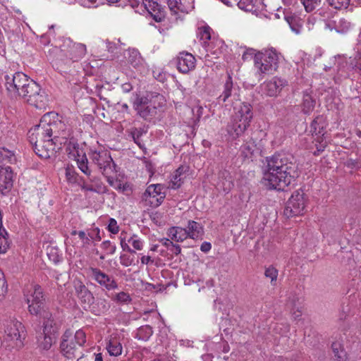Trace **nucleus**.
Returning a JSON list of instances; mask_svg holds the SVG:
<instances>
[{
	"mask_svg": "<svg viewBox=\"0 0 361 361\" xmlns=\"http://www.w3.org/2000/svg\"><path fill=\"white\" fill-rule=\"evenodd\" d=\"M162 188L163 187L160 184H152L149 185L143 193L142 199L147 201L148 197H157L163 193L161 192Z\"/></svg>",
	"mask_w": 361,
	"mask_h": 361,
	"instance_id": "nucleus-29",
	"label": "nucleus"
},
{
	"mask_svg": "<svg viewBox=\"0 0 361 361\" xmlns=\"http://www.w3.org/2000/svg\"><path fill=\"white\" fill-rule=\"evenodd\" d=\"M104 103L103 104V111H106L108 116L111 118V114L112 113L111 104L109 100L104 99Z\"/></svg>",
	"mask_w": 361,
	"mask_h": 361,
	"instance_id": "nucleus-54",
	"label": "nucleus"
},
{
	"mask_svg": "<svg viewBox=\"0 0 361 361\" xmlns=\"http://www.w3.org/2000/svg\"><path fill=\"white\" fill-rule=\"evenodd\" d=\"M129 62L134 66L136 67L138 66V64L141 62V56L140 53L135 49H133L132 51H129Z\"/></svg>",
	"mask_w": 361,
	"mask_h": 361,
	"instance_id": "nucleus-44",
	"label": "nucleus"
},
{
	"mask_svg": "<svg viewBox=\"0 0 361 361\" xmlns=\"http://www.w3.org/2000/svg\"><path fill=\"white\" fill-rule=\"evenodd\" d=\"M73 341L78 345V347L82 346L86 342V336L82 330H78L75 332Z\"/></svg>",
	"mask_w": 361,
	"mask_h": 361,
	"instance_id": "nucleus-45",
	"label": "nucleus"
},
{
	"mask_svg": "<svg viewBox=\"0 0 361 361\" xmlns=\"http://www.w3.org/2000/svg\"><path fill=\"white\" fill-rule=\"evenodd\" d=\"M335 30L337 32L345 33L350 27V23L345 18H341L338 21H335Z\"/></svg>",
	"mask_w": 361,
	"mask_h": 361,
	"instance_id": "nucleus-35",
	"label": "nucleus"
},
{
	"mask_svg": "<svg viewBox=\"0 0 361 361\" xmlns=\"http://www.w3.org/2000/svg\"><path fill=\"white\" fill-rule=\"evenodd\" d=\"M123 175L121 176V178H116V184H114V188H116L118 191L123 193L124 195L128 196L132 193V188L129 183L123 180Z\"/></svg>",
	"mask_w": 361,
	"mask_h": 361,
	"instance_id": "nucleus-31",
	"label": "nucleus"
},
{
	"mask_svg": "<svg viewBox=\"0 0 361 361\" xmlns=\"http://www.w3.org/2000/svg\"><path fill=\"white\" fill-rule=\"evenodd\" d=\"M355 67H357L361 71V49L357 51V54L355 56Z\"/></svg>",
	"mask_w": 361,
	"mask_h": 361,
	"instance_id": "nucleus-63",
	"label": "nucleus"
},
{
	"mask_svg": "<svg viewBox=\"0 0 361 361\" xmlns=\"http://www.w3.org/2000/svg\"><path fill=\"white\" fill-rule=\"evenodd\" d=\"M141 135H142V133L137 129L134 132L132 133V137L133 138V140L138 145H140V137L141 136Z\"/></svg>",
	"mask_w": 361,
	"mask_h": 361,
	"instance_id": "nucleus-58",
	"label": "nucleus"
},
{
	"mask_svg": "<svg viewBox=\"0 0 361 361\" xmlns=\"http://www.w3.org/2000/svg\"><path fill=\"white\" fill-rule=\"evenodd\" d=\"M13 173L11 166H0V193L8 192L13 187Z\"/></svg>",
	"mask_w": 361,
	"mask_h": 361,
	"instance_id": "nucleus-15",
	"label": "nucleus"
},
{
	"mask_svg": "<svg viewBox=\"0 0 361 361\" xmlns=\"http://www.w3.org/2000/svg\"><path fill=\"white\" fill-rule=\"evenodd\" d=\"M285 85H286V80L275 77L267 82L265 90L269 96L275 97L281 92Z\"/></svg>",
	"mask_w": 361,
	"mask_h": 361,
	"instance_id": "nucleus-19",
	"label": "nucleus"
},
{
	"mask_svg": "<svg viewBox=\"0 0 361 361\" xmlns=\"http://www.w3.org/2000/svg\"><path fill=\"white\" fill-rule=\"evenodd\" d=\"M307 202V197L302 190H295L288 199L283 211L287 218L303 214Z\"/></svg>",
	"mask_w": 361,
	"mask_h": 361,
	"instance_id": "nucleus-8",
	"label": "nucleus"
},
{
	"mask_svg": "<svg viewBox=\"0 0 361 361\" xmlns=\"http://www.w3.org/2000/svg\"><path fill=\"white\" fill-rule=\"evenodd\" d=\"M77 162L79 169L87 176H90L91 171L88 168V161L87 157L85 156H82L80 159H78Z\"/></svg>",
	"mask_w": 361,
	"mask_h": 361,
	"instance_id": "nucleus-41",
	"label": "nucleus"
},
{
	"mask_svg": "<svg viewBox=\"0 0 361 361\" xmlns=\"http://www.w3.org/2000/svg\"><path fill=\"white\" fill-rule=\"evenodd\" d=\"M56 338V336L54 335L43 334V340L39 341V345L44 350H49Z\"/></svg>",
	"mask_w": 361,
	"mask_h": 361,
	"instance_id": "nucleus-38",
	"label": "nucleus"
},
{
	"mask_svg": "<svg viewBox=\"0 0 361 361\" xmlns=\"http://www.w3.org/2000/svg\"><path fill=\"white\" fill-rule=\"evenodd\" d=\"M256 149V145L252 142H248L241 147V153L245 158L250 157Z\"/></svg>",
	"mask_w": 361,
	"mask_h": 361,
	"instance_id": "nucleus-37",
	"label": "nucleus"
},
{
	"mask_svg": "<svg viewBox=\"0 0 361 361\" xmlns=\"http://www.w3.org/2000/svg\"><path fill=\"white\" fill-rule=\"evenodd\" d=\"M79 238L83 241L84 244L88 243L90 239L86 236V233L83 231H80L78 233Z\"/></svg>",
	"mask_w": 361,
	"mask_h": 361,
	"instance_id": "nucleus-62",
	"label": "nucleus"
},
{
	"mask_svg": "<svg viewBox=\"0 0 361 361\" xmlns=\"http://www.w3.org/2000/svg\"><path fill=\"white\" fill-rule=\"evenodd\" d=\"M78 297L84 304V307H90L94 302V297L90 291L82 284L76 287Z\"/></svg>",
	"mask_w": 361,
	"mask_h": 361,
	"instance_id": "nucleus-22",
	"label": "nucleus"
},
{
	"mask_svg": "<svg viewBox=\"0 0 361 361\" xmlns=\"http://www.w3.org/2000/svg\"><path fill=\"white\" fill-rule=\"evenodd\" d=\"M219 181L217 185L222 188L226 192H229L233 187L232 177L230 173L226 171H220L218 175Z\"/></svg>",
	"mask_w": 361,
	"mask_h": 361,
	"instance_id": "nucleus-20",
	"label": "nucleus"
},
{
	"mask_svg": "<svg viewBox=\"0 0 361 361\" xmlns=\"http://www.w3.org/2000/svg\"><path fill=\"white\" fill-rule=\"evenodd\" d=\"M16 161V157L13 152L5 147L0 148V162L6 166V164H13Z\"/></svg>",
	"mask_w": 361,
	"mask_h": 361,
	"instance_id": "nucleus-32",
	"label": "nucleus"
},
{
	"mask_svg": "<svg viewBox=\"0 0 361 361\" xmlns=\"http://www.w3.org/2000/svg\"><path fill=\"white\" fill-rule=\"evenodd\" d=\"M73 50L75 56H73V61H78L83 57L86 54V46L81 43L74 44Z\"/></svg>",
	"mask_w": 361,
	"mask_h": 361,
	"instance_id": "nucleus-36",
	"label": "nucleus"
},
{
	"mask_svg": "<svg viewBox=\"0 0 361 361\" xmlns=\"http://www.w3.org/2000/svg\"><path fill=\"white\" fill-rule=\"evenodd\" d=\"M122 345L120 342L114 341V357L121 355L122 353Z\"/></svg>",
	"mask_w": 361,
	"mask_h": 361,
	"instance_id": "nucleus-57",
	"label": "nucleus"
},
{
	"mask_svg": "<svg viewBox=\"0 0 361 361\" xmlns=\"http://www.w3.org/2000/svg\"><path fill=\"white\" fill-rule=\"evenodd\" d=\"M7 236L8 233L1 234V233H0V254L6 252L9 247V243Z\"/></svg>",
	"mask_w": 361,
	"mask_h": 361,
	"instance_id": "nucleus-46",
	"label": "nucleus"
},
{
	"mask_svg": "<svg viewBox=\"0 0 361 361\" xmlns=\"http://www.w3.org/2000/svg\"><path fill=\"white\" fill-rule=\"evenodd\" d=\"M145 4V7L147 10L148 13H150V11L155 12L156 11L164 9L162 6L159 4L157 1L152 0H142Z\"/></svg>",
	"mask_w": 361,
	"mask_h": 361,
	"instance_id": "nucleus-42",
	"label": "nucleus"
},
{
	"mask_svg": "<svg viewBox=\"0 0 361 361\" xmlns=\"http://www.w3.org/2000/svg\"><path fill=\"white\" fill-rule=\"evenodd\" d=\"M253 118L252 107L247 102L242 103L231 116L227 126V131L230 135L237 137L243 135L250 126Z\"/></svg>",
	"mask_w": 361,
	"mask_h": 361,
	"instance_id": "nucleus-2",
	"label": "nucleus"
},
{
	"mask_svg": "<svg viewBox=\"0 0 361 361\" xmlns=\"http://www.w3.org/2000/svg\"><path fill=\"white\" fill-rule=\"evenodd\" d=\"M200 35L201 39L204 40L205 42L211 39L210 27H204L200 30Z\"/></svg>",
	"mask_w": 361,
	"mask_h": 361,
	"instance_id": "nucleus-52",
	"label": "nucleus"
},
{
	"mask_svg": "<svg viewBox=\"0 0 361 361\" xmlns=\"http://www.w3.org/2000/svg\"><path fill=\"white\" fill-rule=\"evenodd\" d=\"M169 241V243L171 245V247L169 248V250L172 252L174 255H178L180 253L181 248L179 245L173 244V242H171L170 240H167Z\"/></svg>",
	"mask_w": 361,
	"mask_h": 361,
	"instance_id": "nucleus-55",
	"label": "nucleus"
},
{
	"mask_svg": "<svg viewBox=\"0 0 361 361\" xmlns=\"http://www.w3.org/2000/svg\"><path fill=\"white\" fill-rule=\"evenodd\" d=\"M165 102L163 95L151 93L146 97H137L134 102V108L137 114L146 121L152 120L157 115V109Z\"/></svg>",
	"mask_w": 361,
	"mask_h": 361,
	"instance_id": "nucleus-3",
	"label": "nucleus"
},
{
	"mask_svg": "<svg viewBox=\"0 0 361 361\" xmlns=\"http://www.w3.org/2000/svg\"><path fill=\"white\" fill-rule=\"evenodd\" d=\"M55 116L53 113L45 114L42 118L41 121L44 125L45 129L51 139L57 141V139L61 135L60 130H63L64 124L60 121L54 120Z\"/></svg>",
	"mask_w": 361,
	"mask_h": 361,
	"instance_id": "nucleus-11",
	"label": "nucleus"
},
{
	"mask_svg": "<svg viewBox=\"0 0 361 361\" xmlns=\"http://www.w3.org/2000/svg\"><path fill=\"white\" fill-rule=\"evenodd\" d=\"M279 54L274 49L259 52L255 56V65L261 74H272L279 66Z\"/></svg>",
	"mask_w": 361,
	"mask_h": 361,
	"instance_id": "nucleus-6",
	"label": "nucleus"
},
{
	"mask_svg": "<svg viewBox=\"0 0 361 361\" xmlns=\"http://www.w3.org/2000/svg\"><path fill=\"white\" fill-rule=\"evenodd\" d=\"M94 279L102 286L105 287L107 290L113 289V280L109 276L100 271L94 272Z\"/></svg>",
	"mask_w": 361,
	"mask_h": 361,
	"instance_id": "nucleus-25",
	"label": "nucleus"
},
{
	"mask_svg": "<svg viewBox=\"0 0 361 361\" xmlns=\"http://www.w3.org/2000/svg\"><path fill=\"white\" fill-rule=\"evenodd\" d=\"M120 88L123 92H129L132 90L133 87L130 83L126 82L124 84H121L120 85Z\"/></svg>",
	"mask_w": 361,
	"mask_h": 361,
	"instance_id": "nucleus-60",
	"label": "nucleus"
},
{
	"mask_svg": "<svg viewBox=\"0 0 361 361\" xmlns=\"http://www.w3.org/2000/svg\"><path fill=\"white\" fill-rule=\"evenodd\" d=\"M170 11L174 14L178 13V11L180 10V0H166Z\"/></svg>",
	"mask_w": 361,
	"mask_h": 361,
	"instance_id": "nucleus-48",
	"label": "nucleus"
},
{
	"mask_svg": "<svg viewBox=\"0 0 361 361\" xmlns=\"http://www.w3.org/2000/svg\"><path fill=\"white\" fill-rule=\"evenodd\" d=\"M128 3L130 4V6L132 8H136L137 7L138 4H139V2L137 0H124L123 1V4H119L118 6H125L128 4Z\"/></svg>",
	"mask_w": 361,
	"mask_h": 361,
	"instance_id": "nucleus-56",
	"label": "nucleus"
},
{
	"mask_svg": "<svg viewBox=\"0 0 361 361\" xmlns=\"http://www.w3.org/2000/svg\"><path fill=\"white\" fill-rule=\"evenodd\" d=\"M172 239L177 242L183 241L188 236L187 229L180 227H173L170 230Z\"/></svg>",
	"mask_w": 361,
	"mask_h": 361,
	"instance_id": "nucleus-33",
	"label": "nucleus"
},
{
	"mask_svg": "<svg viewBox=\"0 0 361 361\" xmlns=\"http://www.w3.org/2000/svg\"><path fill=\"white\" fill-rule=\"evenodd\" d=\"M334 357L338 361H346L347 353L340 342H334L331 345Z\"/></svg>",
	"mask_w": 361,
	"mask_h": 361,
	"instance_id": "nucleus-26",
	"label": "nucleus"
},
{
	"mask_svg": "<svg viewBox=\"0 0 361 361\" xmlns=\"http://www.w3.org/2000/svg\"><path fill=\"white\" fill-rule=\"evenodd\" d=\"M4 343L10 350H20L24 346L25 338V327L18 321H11L6 329Z\"/></svg>",
	"mask_w": 361,
	"mask_h": 361,
	"instance_id": "nucleus-4",
	"label": "nucleus"
},
{
	"mask_svg": "<svg viewBox=\"0 0 361 361\" xmlns=\"http://www.w3.org/2000/svg\"><path fill=\"white\" fill-rule=\"evenodd\" d=\"M66 177L69 183H76L78 180V175L71 169L67 168L66 169Z\"/></svg>",
	"mask_w": 361,
	"mask_h": 361,
	"instance_id": "nucleus-50",
	"label": "nucleus"
},
{
	"mask_svg": "<svg viewBox=\"0 0 361 361\" xmlns=\"http://www.w3.org/2000/svg\"><path fill=\"white\" fill-rule=\"evenodd\" d=\"M303 299L295 293H290L286 305L290 310L302 309Z\"/></svg>",
	"mask_w": 361,
	"mask_h": 361,
	"instance_id": "nucleus-27",
	"label": "nucleus"
},
{
	"mask_svg": "<svg viewBox=\"0 0 361 361\" xmlns=\"http://www.w3.org/2000/svg\"><path fill=\"white\" fill-rule=\"evenodd\" d=\"M266 162L262 180L269 189L284 190L299 176L298 164L292 156L275 154L267 157Z\"/></svg>",
	"mask_w": 361,
	"mask_h": 361,
	"instance_id": "nucleus-1",
	"label": "nucleus"
},
{
	"mask_svg": "<svg viewBox=\"0 0 361 361\" xmlns=\"http://www.w3.org/2000/svg\"><path fill=\"white\" fill-rule=\"evenodd\" d=\"M25 296L28 305V311L31 314L38 316L48 311L45 309V298L40 286H32L29 293H25Z\"/></svg>",
	"mask_w": 361,
	"mask_h": 361,
	"instance_id": "nucleus-7",
	"label": "nucleus"
},
{
	"mask_svg": "<svg viewBox=\"0 0 361 361\" xmlns=\"http://www.w3.org/2000/svg\"><path fill=\"white\" fill-rule=\"evenodd\" d=\"M8 292V284L4 273L0 271V300L3 299Z\"/></svg>",
	"mask_w": 361,
	"mask_h": 361,
	"instance_id": "nucleus-43",
	"label": "nucleus"
},
{
	"mask_svg": "<svg viewBox=\"0 0 361 361\" xmlns=\"http://www.w3.org/2000/svg\"><path fill=\"white\" fill-rule=\"evenodd\" d=\"M47 131V130L45 129L44 125L41 120L38 125L35 126L28 131V140L32 147L51 138Z\"/></svg>",
	"mask_w": 361,
	"mask_h": 361,
	"instance_id": "nucleus-13",
	"label": "nucleus"
},
{
	"mask_svg": "<svg viewBox=\"0 0 361 361\" xmlns=\"http://www.w3.org/2000/svg\"><path fill=\"white\" fill-rule=\"evenodd\" d=\"M238 7L245 11L257 13L263 8L262 0H240Z\"/></svg>",
	"mask_w": 361,
	"mask_h": 361,
	"instance_id": "nucleus-21",
	"label": "nucleus"
},
{
	"mask_svg": "<svg viewBox=\"0 0 361 361\" xmlns=\"http://www.w3.org/2000/svg\"><path fill=\"white\" fill-rule=\"evenodd\" d=\"M43 319V334L54 335L57 336L59 326L49 311L38 315Z\"/></svg>",
	"mask_w": 361,
	"mask_h": 361,
	"instance_id": "nucleus-17",
	"label": "nucleus"
},
{
	"mask_svg": "<svg viewBox=\"0 0 361 361\" xmlns=\"http://www.w3.org/2000/svg\"><path fill=\"white\" fill-rule=\"evenodd\" d=\"M152 334V328L149 325H145L137 329L136 337L140 340L147 341Z\"/></svg>",
	"mask_w": 361,
	"mask_h": 361,
	"instance_id": "nucleus-34",
	"label": "nucleus"
},
{
	"mask_svg": "<svg viewBox=\"0 0 361 361\" xmlns=\"http://www.w3.org/2000/svg\"><path fill=\"white\" fill-rule=\"evenodd\" d=\"M188 171L189 166L184 165L180 166L172 176L169 188L174 190L179 188L183 183Z\"/></svg>",
	"mask_w": 361,
	"mask_h": 361,
	"instance_id": "nucleus-18",
	"label": "nucleus"
},
{
	"mask_svg": "<svg viewBox=\"0 0 361 361\" xmlns=\"http://www.w3.org/2000/svg\"><path fill=\"white\" fill-rule=\"evenodd\" d=\"M114 300H116L117 302L126 303L130 301V298L126 293L120 292L116 295V298H114Z\"/></svg>",
	"mask_w": 361,
	"mask_h": 361,
	"instance_id": "nucleus-53",
	"label": "nucleus"
},
{
	"mask_svg": "<svg viewBox=\"0 0 361 361\" xmlns=\"http://www.w3.org/2000/svg\"><path fill=\"white\" fill-rule=\"evenodd\" d=\"M128 242L130 243L132 245V246L137 250H140L142 248V242L136 236L130 238Z\"/></svg>",
	"mask_w": 361,
	"mask_h": 361,
	"instance_id": "nucleus-51",
	"label": "nucleus"
},
{
	"mask_svg": "<svg viewBox=\"0 0 361 361\" xmlns=\"http://www.w3.org/2000/svg\"><path fill=\"white\" fill-rule=\"evenodd\" d=\"M316 101L314 99L312 96L307 93L305 92L303 94L302 99V112L305 114H308L312 112L315 106Z\"/></svg>",
	"mask_w": 361,
	"mask_h": 361,
	"instance_id": "nucleus-30",
	"label": "nucleus"
},
{
	"mask_svg": "<svg viewBox=\"0 0 361 361\" xmlns=\"http://www.w3.org/2000/svg\"><path fill=\"white\" fill-rule=\"evenodd\" d=\"M149 14L152 16V18L157 23L162 22L166 17V13L164 9L158 10L155 12L150 11Z\"/></svg>",
	"mask_w": 361,
	"mask_h": 361,
	"instance_id": "nucleus-49",
	"label": "nucleus"
},
{
	"mask_svg": "<svg viewBox=\"0 0 361 361\" xmlns=\"http://www.w3.org/2000/svg\"><path fill=\"white\" fill-rule=\"evenodd\" d=\"M195 58L190 53H180L176 59V67L182 73H188L195 67Z\"/></svg>",
	"mask_w": 361,
	"mask_h": 361,
	"instance_id": "nucleus-14",
	"label": "nucleus"
},
{
	"mask_svg": "<svg viewBox=\"0 0 361 361\" xmlns=\"http://www.w3.org/2000/svg\"><path fill=\"white\" fill-rule=\"evenodd\" d=\"M311 132L315 135H324L326 133V121L323 116H317L312 122Z\"/></svg>",
	"mask_w": 361,
	"mask_h": 361,
	"instance_id": "nucleus-23",
	"label": "nucleus"
},
{
	"mask_svg": "<svg viewBox=\"0 0 361 361\" xmlns=\"http://www.w3.org/2000/svg\"><path fill=\"white\" fill-rule=\"evenodd\" d=\"M92 159L97 165L109 185H113V177L111 176L113 158L110 152L107 150L94 152L92 154Z\"/></svg>",
	"mask_w": 361,
	"mask_h": 361,
	"instance_id": "nucleus-9",
	"label": "nucleus"
},
{
	"mask_svg": "<svg viewBox=\"0 0 361 361\" xmlns=\"http://www.w3.org/2000/svg\"><path fill=\"white\" fill-rule=\"evenodd\" d=\"M211 248H212V245L210 243H208V242H204L201 245V247H200L201 251H202L204 252H209L211 250Z\"/></svg>",
	"mask_w": 361,
	"mask_h": 361,
	"instance_id": "nucleus-61",
	"label": "nucleus"
},
{
	"mask_svg": "<svg viewBox=\"0 0 361 361\" xmlns=\"http://www.w3.org/2000/svg\"><path fill=\"white\" fill-rule=\"evenodd\" d=\"M350 0H327L329 6L336 9L347 8Z\"/></svg>",
	"mask_w": 361,
	"mask_h": 361,
	"instance_id": "nucleus-40",
	"label": "nucleus"
},
{
	"mask_svg": "<svg viewBox=\"0 0 361 361\" xmlns=\"http://www.w3.org/2000/svg\"><path fill=\"white\" fill-rule=\"evenodd\" d=\"M264 275L267 278H269L271 279V282L273 283V281H276L278 270L271 266L269 267L266 269Z\"/></svg>",
	"mask_w": 361,
	"mask_h": 361,
	"instance_id": "nucleus-47",
	"label": "nucleus"
},
{
	"mask_svg": "<svg viewBox=\"0 0 361 361\" xmlns=\"http://www.w3.org/2000/svg\"><path fill=\"white\" fill-rule=\"evenodd\" d=\"M121 246L123 250L131 251L128 244L126 242V240L123 237H120Z\"/></svg>",
	"mask_w": 361,
	"mask_h": 361,
	"instance_id": "nucleus-64",
	"label": "nucleus"
},
{
	"mask_svg": "<svg viewBox=\"0 0 361 361\" xmlns=\"http://www.w3.org/2000/svg\"><path fill=\"white\" fill-rule=\"evenodd\" d=\"M233 84L231 75L228 78L224 85V91L218 97L219 102H225L232 94Z\"/></svg>",
	"mask_w": 361,
	"mask_h": 361,
	"instance_id": "nucleus-28",
	"label": "nucleus"
},
{
	"mask_svg": "<svg viewBox=\"0 0 361 361\" xmlns=\"http://www.w3.org/2000/svg\"><path fill=\"white\" fill-rule=\"evenodd\" d=\"M61 353L68 359H73L80 357L81 353H78L79 347L73 341L71 333L66 331L62 336L60 345Z\"/></svg>",
	"mask_w": 361,
	"mask_h": 361,
	"instance_id": "nucleus-12",
	"label": "nucleus"
},
{
	"mask_svg": "<svg viewBox=\"0 0 361 361\" xmlns=\"http://www.w3.org/2000/svg\"><path fill=\"white\" fill-rule=\"evenodd\" d=\"M20 96L37 109H44L47 105V94L33 80L30 79Z\"/></svg>",
	"mask_w": 361,
	"mask_h": 361,
	"instance_id": "nucleus-5",
	"label": "nucleus"
},
{
	"mask_svg": "<svg viewBox=\"0 0 361 361\" xmlns=\"http://www.w3.org/2000/svg\"><path fill=\"white\" fill-rule=\"evenodd\" d=\"M307 12H312L319 6L320 0H300Z\"/></svg>",
	"mask_w": 361,
	"mask_h": 361,
	"instance_id": "nucleus-39",
	"label": "nucleus"
},
{
	"mask_svg": "<svg viewBox=\"0 0 361 361\" xmlns=\"http://www.w3.org/2000/svg\"><path fill=\"white\" fill-rule=\"evenodd\" d=\"M56 142L54 139H47V140L34 146V151L39 157L49 159L56 152Z\"/></svg>",
	"mask_w": 361,
	"mask_h": 361,
	"instance_id": "nucleus-16",
	"label": "nucleus"
},
{
	"mask_svg": "<svg viewBox=\"0 0 361 361\" xmlns=\"http://www.w3.org/2000/svg\"><path fill=\"white\" fill-rule=\"evenodd\" d=\"M5 85L8 92L14 95H20L30 78L22 72L4 75Z\"/></svg>",
	"mask_w": 361,
	"mask_h": 361,
	"instance_id": "nucleus-10",
	"label": "nucleus"
},
{
	"mask_svg": "<svg viewBox=\"0 0 361 361\" xmlns=\"http://www.w3.org/2000/svg\"><path fill=\"white\" fill-rule=\"evenodd\" d=\"M290 311L294 319H299L302 315V309L290 310Z\"/></svg>",
	"mask_w": 361,
	"mask_h": 361,
	"instance_id": "nucleus-59",
	"label": "nucleus"
},
{
	"mask_svg": "<svg viewBox=\"0 0 361 361\" xmlns=\"http://www.w3.org/2000/svg\"><path fill=\"white\" fill-rule=\"evenodd\" d=\"M186 229L188 236L192 239L199 238L204 233L202 226L195 221H189Z\"/></svg>",
	"mask_w": 361,
	"mask_h": 361,
	"instance_id": "nucleus-24",
	"label": "nucleus"
}]
</instances>
